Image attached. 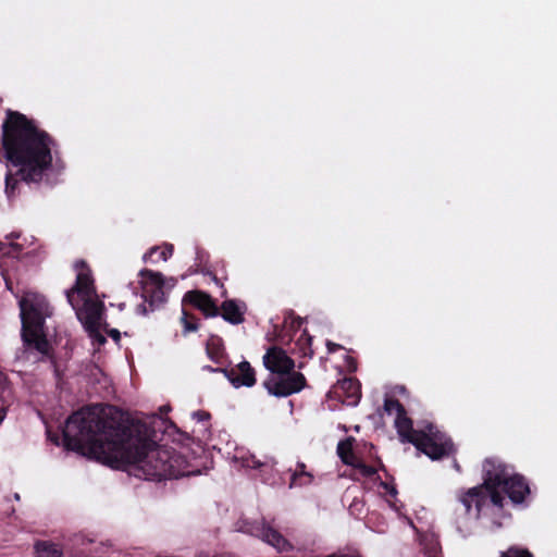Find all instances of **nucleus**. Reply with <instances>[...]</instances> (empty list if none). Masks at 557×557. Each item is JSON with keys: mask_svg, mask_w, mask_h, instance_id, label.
I'll return each mask as SVG.
<instances>
[{"mask_svg": "<svg viewBox=\"0 0 557 557\" xmlns=\"http://www.w3.org/2000/svg\"><path fill=\"white\" fill-rule=\"evenodd\" d=\"M67 448L112 468L132 466L136 476L173 479L187 474L182 456L149 440L147 429L131 422L113 406L82 408L66 420L63 430Z\"/></svg>", "mask_w": 557, "mask_h": 557, "instance_id": "1", "label": "nucleus"}, {"mask_svg": "<svg viewBox=\"0 0 557 557\" xmlns=\"http://www.w3.org/2000/svg\"><path fill=\"white\" fill-rule=\"evenodd\" d=\"M2 140L7 159L21 166L16 175H5V195L13 199L18 194L20 180L38 183L51 166V139L45 132L38 131L25 115L10 112L2 125Z\"/></svg>", "mask_w": 557, "mask_h": 557, "instance_id": "2", "label": "nucleus"}, {"mask_svg": "<svg viewBox=\"0 0 557 557\" xmlns=\"http://www.w3.org/2000/svg\"><path fill=\"white\" fill-rule=\"evenodd\" d=\"M78 271L75 285L66 290V298L76 312L78 320L84 324L90 336H95L100 344L106 338L99 333L104 305L99 300L89 269L84 261H77Z\"/></svg>", "mask_w": 557, "mask_h": 557, "instance_id": "3", "label": "nucleus"}, {"mask_svg": "<svg viewBox=\"0 0 557 557\" xmlns=\"http://www.w3.org/2000/svg\"><path fill=\"white\" fill-rule=\"evenodd\" d=\"M395 426L403 443L413 444L418 450L433 460L455 451L451 440L432 423L426 424L422 430H413L412 422L405 412L395 418Z\"/></svg>", "mask_w": 557, "mask_h": 557, "instance_id": "4", "label": "nucleus"}, {"mask_svg": "<svg viewBox=\"0 0 557 557\" xmlns=\"http://www.w3.org/2000/svg\"><path fill=\"white\" fill-rule=\"evenodd\" d=\"M22 319V338L28 347H34L41 355H47L49 343L44 333V324L51 314L49 305L44 296L27 293L20 300Z\"/></svg>", "mask_w": 557, "mask_h": 557, "instance_id": "5", "label": "nucleus"}, {"mask_svg": "<svg viewBox=\"0 0 557 557\" xmlns=\"http://www.w3.org/2000/svg\"><path fill=\"white\" fill-rule=\"evenodd\" d=\"M484 481L482 488L486 491L493 505L502 508L504 496L499 491L512 474L508 466L496 458H487L483 463Z\"/></svg>", "mask_w": 557, "mask_h": 557, "instance_id": "6", "label": "nucleus"}, {"mask_svg": "<svg viewBox=\"0 0 557 557\" xmlns=\"http://www.w3.org/2000/svg\"><path fill=\"white\" fill-rule=\"evenodd\" d=\"M306 384V379L300 372L270 374L263 382L264 388L275 397H287L300 392Z\"/></svg>", "mask_w": 557, "mask_h": 557, "instance_id": "7", "label": "nucleus"}, {"mask_svg": "<svg viewBox=\"0 0 557 557\" xmlns=\"http://www.w3.org/2000/svg\"><path fill=\"white\" fill-rule=\"evenodd\" d=\"M141 276L140 285L145 302H149L150 311L165 302V293L163 290L164 277L160 272L144 269L139 272Z\"/></svg>", "mask_w": 557, "mask_h": 557, "instance_id": "8", "label": "nucleus"}, {"mask_svg": "<svg viewBox=\"0 0 557 557\" xmlns=\"http://www.w3.org/2000/svg\"><path fill=\"white\" fill-rule=\"evenodd\" d=\"M221 372L227 377L235 387H252L256 384V372L248 361H242L230 369H221Z\"/></svg>", "mask_w": 557, "mask_h": 557, "instance_id": "9", "label": "nucleus"}, {"mask_svg": "<svg viewBox=\"0 0 557 557\" xmlns=\"http://www.w3.org/2000/svg\"><path fill=\"white\" fill-rule=\"evenodd\" d=\"M264 367L271 374L286 373L294 371L295 362L286 352L278 347L270 348L263 356Z\"/></svg>", "mask_w": 557, "mask_h": 557, "instance_id": "10", "label": "nucleus"}, {"mask_svg": "<svg viewBox=\"0 0 557 557\" xmlns=\"http://www.w3.org/2000/svg\"><path fill=\"white\" fill-rule=\"evenodd\" d=\"M256 535L263 542L273 546L277 552H290L294 546L277 530L270 527L264 520L255 528Z\"/></svg>", "mask_w": 557, "mask_h": 557, "instance_id": "11", "label": "nucleus"}, {"mask_svg": "<svg viewBox=\"0 0 557 557\" xmlns=\"http://www.w3.org/2000/svg\"><path fill=\"white\" fill-rule=\"evenodd\" d=\"M490 496L481 486H475L459 495L458 500L463 507V515H470L472 506L475 507L474 518L479 519L483 506Z\"/></svg>", "mask_w": 557, "mask_h": 557, "instance_id": "12", "label": "nucleus"}, {"mask_svg": "<svg viewBox=\"0 0 557 557\" xmlns=\"http://www.w3.org/2000/svg\"><path fill=\"white\" fill-rule=\"evenodd\" d=\"M502 490L516 504L522 503L525 495L529 493V486L524 482V479L515 473L507 479V482L504 484Z\"/></svg>", "mask_w": 557, "mask_h": 557, "instance_id": "13", "label": "nucleus"}, {"mask_svg": "<svg viewBox=\"0 0 557 557\" xmlns=\"http://www.w3.org/2000/svg\"><path fill=\"white\" fill-rule=\"evenodd\" d=\"M185 299L189 300L195 307L200 309L207 317H216L219 309L212 298L202 292H188Z\"/></svg>", "mask_w": 557, "mask_h": 557, "instance_id": "14", "label": "nucleus"}, {"mask_svg": "<svg viewBox=\"0 0 557 557\" xmlns=\"http://www.w3.org/2000/svg\"><path fill=\"white\" fill-rule=\"evenodd\" d=\"M222 317L231 324H240L244 322V308L235 300H225L222 304Z\"/></svg>", "mask_w": 557, "mask_h": 557, "instance_id": "15", "label": "nucleus"}, {"mask_svg": "<svg viewBox=\"0 0 557 557\" xmlns=\"http://www.w3.org/2000/svg\"><path fill=\"white\" fill-rule=\"evenodd\" d=\"M313 480V475L306 471V466L302 462H298L296 469L292 473L289 487L309 485Z\"/></svg>", "mask_w": 557, "mask_h": 557, "instance_id": "16", "label": "nucleus"}, {"mask_svg": "<svg viewBox=\"0 0 557 557\" xmlns=\"http://www.w3.org/2000/svg\"><path fill=\"white\" fill-rule=\"evenodd\" d=\"M337 454L345 465L351 467L359 460L352 451L351 440L339 442L337 445Z\"/></svg>", "mask_w": 557, "mask_h": 557, "instance_id": "17", "label": "nucleus"}, {"mask_svg": "<svg viewBox=\"0 0 557 557\" xmlns=\"http://www.w3.org/2000/svg\"><path fill=\"white\" fill-rule=\"evenodd\" d=\"M35 549L38 557H63V553L58 545L49 542H37Z\"/></svg>", "mask_w": 557, "mask_h": 557, "instance_id": "18", "label": "nucleus"}, {"mask_svg": "<svg viewBox=\"0 0 557 557\" xmlns=\"http://www.w3.org/2000/svg\"><path fill=\"white\" fill-rule=\"evenodd\" d=\"M384 410L387 414H396L399 416L405 413L404 406L399 403L398 399L395 398H385L384 400Z\"/></svg>", "mask_w": 557, "mask_h": 557, "instance_id": "19", "label": "nucleus"}, {"mask_svg": "<svg viewBox=\"0 0 557 557\" xmlns=\"http://www.w3.org/2000/svg\"><path fill=\"white\" fill-rule=\"evenodd\" d=\"M499 557H533V554L527 548L513 545L502 552Z\"/></svg>", "mask_w": 557, "mask_h": 557, "instance_id": "20", "label": "nucleus"}, {"mask_svg": "<svg viewBox=\"0 0 557 557\" xmlns=\"http://www.w3.org/2000/svg\"><path fill=\"white\" fill-rule=\"evenodd\" d=\"M341 388L350 393V396H358L359 393V384L354 379H345L341 383Z\"/></svg>", "mask_w": 557, "mask_h": 557, "instance_id": "21", "label": "nucleus"}, {"mask_svg": "<svg viewBox=\"0 0 557 557\" xmlns=\"http://www.w3.org/2000/svg\"><path fill=\"white\" fill-rule=\"evenodd\" d=\"M352 467L358 469L360 471V473L367 478L372 476L376 472V470L373 467L367 466L363 462H361L360 460H358L356 462V465H354Z\"/></svg>", "mask_w": 557, "mask_h": 557, "instance_id": "22", "label": "nucleus"}, {"mask_svg": "<svg viewBox=\"0 0 557 557\" xmlns=\"http://www.w3.org/2000/svg\"><path fill=\"white\" fill-rule=\"evenodd\" d=\"M274 460L273 459H265L264 461H261L259 459H256L255 457H252L251 461H248L247 462V466L250 467V468H261V467H270V468H273L274 466Z\"/></svg>", "mask_w": 557, "mask_h": 557, "instance_id": "23", "label": "nucleus"}, {"mask_svg": "<svg viewBox=\"0 0 557 557\" xmlns=\"http://www.w3.org/2000/svg\"><path fill=\"white\" fill-rule=\"evenodd\" d=\"M182 322L184 324L185 332H195L198 330V325L196 323H191L187 319V313L183 311Z\"/></svg>", "mask_w": 557, "mask_h": 557, "instance_id": "24", "label": "nucleus"}, {"mask_svg": "<svg viewBox=\"0 0 557 557\" xmlns=\"http://www.w3.org/2000/svg\"><path fill=\"white\" fill-rule=\"evenodd\" d=\"M172 252H173V247L170 245L165 249H163L159 252V257L163 261H166L172 256Z\"/></svg>", "mask_w": 557, "mask_h": 557, "instance_id": "25", "label": "nucleus"}, {"mask_svg": "<svg viewBox=\"0 0 557 557\" xmlns=\"http://www.w3.org/2000/svg\"><path fill=\"white\" fill-rule=\"evenodd\" d=\"M193 418L198 420V421H206L210 418V413L209 412H206V411H195L193 413Z\"/></svg>", "mask_w": 557, "mask_h": 557, "instance_id": "26", "label": "nucleus"}, {"mask_svg": "<svg viewBox=\"0 0 557 557\" xmlns=\"http://www.w3.org/2000/svg\"><path fill=\"white\" fill-rule=\"evenodd\" d=\"M74 545H85V543H91L92 541L89 539H86L84 535H75L74 536Z\"/></svg>", "mask_w": 557, "mask_h": 557, "instance_id": "27", "label": "nucleus"}, {"mask_svg": "<svg viewBox=\"0 0 557 557\" xmlns=\"http://www.w3.org/2000/svg\"><path fill=\"white\" fill-rule=\"evenodd\" d=\"M136 311L139 314L146 315L150 311V309L148 310V307L144 302L137 306Z\"/></svg>", "mask_w": 557, "mask_h": 557, "instance_id": "28", "label": "nucleus"}, {"mask_svg": "<svg viewBox=\"0 0 557 557\" xmlns=\"http://www.w3.org/2000/svg\"><path fill=\"white\" fill-rule=\"evenodd\" d=\"M109 335L115 341V342H119L120 341V332L116 330V329H112L109 331Z\"/></svg>", "mask_w": 557, "mask_h": 557, "instance_id": "29", "label": "nucleus"}, {"mask_svg": "<svg viewBox=\"0 0 557 557\" xmlns=\"http://www.w3.org/2000/svg\"><path fill=\"white\" fill-rule=\"evenodd\" d=\"M456 523H457V530L462 534V536H467L469 534V529L468 528L463 529L459 524L458 520L456 521Z\"/></svg>", "mask_w": 557, "mask_h": 557, "instance_id": "30", "label": "nucleus"}, {"mask_svg": "<svg viewBox=\"0 0 557 557\" xmlns=\"http://www.w3.org/2000/svg\"><path fill=\"white\" fill-rule=\"evenodd\" d=\"M158 248L157 247H152L145 256H144V259H147L148 257H151L153 253L158 252Z\"/></svg>", "mask_w": 557, "mask_h": 557, "instance_id": "31", "label": "nucleus"}, {"mask_svg": "<svg viewBox=\"0 0 557 557\" xmlns=\"http://www.w3.org/2000/svg\"><path fill=\"white\" fill-rule=\"evenodd\" d=\"M203 369H205V370H208V371H210V372H221V369H222V368H212V367H210V366H206Z\"/></svg>", "mask_w": 557, "mask_h": 557, "instance_id": "32", "label": "nucleus"}, {"mask_svg": "<svg viewBox=\"0 0 557 557\" xmlns=\"http://www.w3.org/2000/svg\"><path fill=\"white\" fill-rule=\"evenodd\" d=\"M327 346H329L330 351H334L338 347V345L333 344V343H329Z\"/></svg>", "mask_w": 557, "mask_h": 557, "instance_id": "33", "label": "nucleus"}]
</instances>
